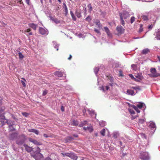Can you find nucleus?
Listing matches in <instances>:
<instances>
[{
	"instance_id": "1",
	"label": "nucleus",
	"mask_w": 160,
	"mask_h": 160,
	"mask_svg": "<svg viewBox=\"0 0 160 160\" xmlns=\"http://www.w3.org/2000/svg\"><path fill=\"white\" fill-rule=\"evenodd\" d=\"M119 15L121 23L123 26H124L125 23L124 19L127 21V20L129 18L130 15L127 12H124L122 13H119Z\"/></svg>"
},
{
	"instance_id": "2",
	"label": "nucleus",
	"mask_w": 160,
	"mask_h": 160,
	"mask_svg": "<svg viewBox=\"0 0 160 160\" xmlns=\"http://www.w3.org/2000/svg\"><path fill=\"white\" fill-rule=\"evenodd\" d=\"M37 152H36L34 155H32L36 160H41L43 158V156L42 154L40 153L41 151L40 149L38 147H36Z\"/></svg>"
},
{
	"instance_id": "3",
	"label": "nucleus",
	"mask_w": 160,
	"mask_h": 160,
	"mask_svg": "<svg viewBox=\"0 0 160 160\" xmlns=\"http://www.w3.org/2000/svg\"><path fill=\"white\" fill-rule=\"evenodd\" d=\"M150 72L152 73L151 77H157L160 76V74L157 72L155 68H151Z\"/></svg>"
},
{
	"instance_id": "4",
	"label": "nucleus",
	"mask_w": 160,
	"mask_h": 160,
	"mask_svg": "<svg viewBox=\"0 0 160 160\" xmlns=\"http://www.w3.org/2000/svg\"><path fill=\"white\" fill-rule=\"evenodd\" d=\"M139 157L141 159L143 160L148 159L149 158L148 153L146 152L141 153Z\"/></svg>"
},
{
	"instance_id": "5",
	"label": "nucleus",
	"mask_w": 160,
	"mask_h": 160,
	"mask_svg": "<svg viewBox=\"0 0 160 160\" xmlns=\"http://www.w3.org/2000/svg\"><path fill=\"white\" fill-rule=\"evenodd\" d=\"M116 30L118 34H121L124 33L125 29L121 26H118L116 28Z\"/></svg>"
},
{
	"instance_id": "6",
	"label": "nucleus",
	"mask_w": 160,
	"mask_h": 160,
	"mask_svg": "<svg viewBox=\"0 0 160 160\" xmlns=\"http://www.w3.org/2000/svg\"><path fill=\"white\" fill-rule=\"evenodd\" d=\"M28 26L35 30H36L37 28L38 27V25L37 24L34 23H29Z\"/></svg>"
},
{
	"instance_id": "7",
	"label": "nucleus",
	"mask_w": 160,
	"mask_h": 160,
	"mask_svg": "<svg viewBox=\"0 0 160 160\" xmlns=\"http://www.w3.org/2000/svg\"><path fill=\"white\" fill-rule=\"evenodd\" d=\"M104 28L105 32L107 33L108 36L110 37H111L112 36V34L108 28L107 27H104Z\"/></svg>"
},
{
	"instance_id": "8",
	"label": "nucleus",
	"mask_w": 160,
	"mask_h": 160,
	"mask_svg": "<svg viewBox=\"0 0 160 160\" xmlns=\"http://www.w3.org/2000/svg\"><path fill=\"white\" fill-rule=\"evenodd\" d=\"M39 33L42 35H45L47 33V31L42 28H39Z\"/></svg>"
},
{
	"instance_id": "9",
	"label": "nucleus",
	"mask_w": 160,
	"mask_h": 160,
	"mask_svg": "<svg viewBox=\"0 0 160 160\" xmlns=\"http://www.w3.org/2000/svg\"><path fill=\"white\" fill-rule=\"evenodd\" d=\"M23 146H24L25 150L26 151H27L28 152H30L32 151V149L31 147H30L28 146V145L24 144L23 145Z\"/></svg>"
},
{
	"instance_id": "10",
	"label": "nucleus",
	"mask_w": 160,
	"mask_h": 160,
	"mask_svg": "<svg viewBox=\"0 0 160 160\" xmlns=\"http://www.w3.org/2000/svg\"><path fill=\"white\" fill-rule=\"evenodd\" d=\"M69 157L74 160H77L78 157L76 156L74 153H70Z\"/></svg>"
},
{
	"instance_id": "11",
	"label": "nucleus",
	"mask_w": 160,
	"mask_h": 160,
	"mask_svg": "<svg viewBox=\"0 0 160 160\" xmlns=\"http://www.w3.org/2000/svg\"><path fill=\"white\" fill-rule=\"evenodd\" d=\"M149 127L152 129V130L155 131L156 130V126L155 123L152 122L150 123Z\"/></svg>"
},
{
	"instance_id": "12",
	"label": "nucleus",
	"mask_w": 160,
	"mask_h": 160,
	"mask_svg": "<svg viewBox=\"0 0 160 160\" xmlns=\"http://www.w3.org/2000/svg\"><path fill=\"white\" fill-rule=\"evenodd\" d=\"M83 128L84 130L90 132H92L93 130L92 127V126L87 127H84Z\"/></svg>"
},
{
	"instance_id": "13",
	"label": "nucleus",
	"mask_w": 160,
	"mask_h": 160,
	"mask_svg": "<svg viewBox=\"0 0 160 160\" xmlns=\"http://www.w3.org/2000/svg\"><path fill=\"white\" fill-rule=\"evenodd\" d=\"M28 131L29 132H33L37 135H38L39 133V131L38 130L35 129H29L28 130Z\"/></svg>"
},
{
	"instance_id": "14",
	"label": "nucleus",
	"mask_w": 160,
	"mask_h": 160,
	"mask_svg": "<svg viewBox=\"0 0 160 160\" xmlns=\"http://www.w3.org/2000/svg\"><path fill=\"white\" fill-rule=\"evenodd\" d=\"M127 94L129 95H135L134 92L133 90L131 89H128L127 90Z\"/></svg>"
},
{
	"instance_id": "15",
	"label": "nucleus",
	"mask_w": 160,
	"mask_h": 160,
	"mask_svg": "<svg viewBox=\"0 0 160 160\" xmlns=\"http://www.w3.org/2000/svg\"><path fill=\"white\" fill-rule=\"evenodd\" d=\"M89 114H90L92 117H96V114L95 113V112L93 110H89L88 111Z\"/></svg>"
},
{
	"instance_id": "16",
	"label": "nucleus",
	"mask_w": 160,
	"mask_h": 160,
	"mask_svg": "<svg viewBox=\"0 0 160 160\" xmlns=\"http://www.w3.org/2000/svg\"><path fill=\"white\" fill-rule=\"evenodd\" d=\"M54 74L55 75L57 76L58 77H61L62 76V73L59 71H57L55 72Z\"/></svg>"
},
{
	"instance_id": "17",
	"label": "nucleus",
	"mask_w": 160,
	"mask_h": 160,
	"mask_svg": "<svg viewBox=\"0 0 160 160\" xmlns=\"http://www.w3.org/2000/svg\"><path fill=\"white\" fill-rule=\"evenodd\" d=\"M75 15L78 18H80L82 17L81 13L77 10L75 12Z\"/></svg>"
},
{
	"instance_id": "18",
	"label": "nucleus",
	"mask_w": 160,
	"mask_h": 160,
	"mask_svg": "<svg viewBox=\"0 0 160 160\" xmlns=\"http://www.w3.org/2000/svg\"><path fill=\"white\" fill-rule=\"evenodd\" d=\"M149 52V50L148 48H146L143 49L142 52V54H146Z\"/></svg>"
},
{
	"instance_id": "19",
	"label": "nucleus",
	"mask_w": 160,
	"mask_h": 160,
	"mask_svg": "<svg viewBox=\"0 0 160 160\" xmlns=\"http://www.w3.org/2000/svg\"><path fill=\"white\" fill-rule=\"evenodd\" d=\"M51 19L54 22L58 24L60 22V21H58L57 18H54L52 17H51Z\"/></svg>"
},
{
	"instance_id": "20",
	"label": "nucleus",
	"mask_w": 160,
	"mask_h": 160,
	"mask_svg": "<svg viewBox=\"0 0 160 160\" xmlns=\"http://www.w3.org/2000/svg\"><path fill=\"white\" fill-rule=\"evenodd\" d=\"M31 142L36 145H40L41 144V143L40 142H38V141H30Z\"/></svg>"
},
{
	"instance_id": "21",
	"label": "nucleus",
	"mask_w": 160,
	"mask_h": 160,
	"mask_svg": "<svg viewBox=\"0 0 160 160\" xmlns=\"http://www.w3.org/2000/svg\"><path fill=\"white\" fill-rule=\"evenodd\" d=\"M142 17L143 21H147L148 20V18L147 16L144 15H142Z\"/></svg>"
},
{
	"instance_id": "22",
	"label": "nucleus",
	"mask_w": 160,
	"mask_h": 160,
	"mask_svg": "<svg viewBox=\"0 0 160 160\" xmlns=\"http://www.w3.org/2000/svg\"><path fill=\"white\" fill-rule=\"evenodd\" d=\"M132 107L136 110V111L138 113H139L140 112V111L139 110L137 106L134 105H133Z\"/></svg>"
},
{
	"instance_id": "23",
	"label": "nucleus",
	"mask_w": 160,
	"mask_h": 160,
	"mask_svg": "<svg viewBox=\"0 0 160 160\" xmlns=\"http://www.w3.org/2000/svg\"><path fill=\"white\" fill-rule=\"evenodd\" d=\"M78 122L76 120L72 121V125L73 126H77L78 124Z\"/></svg>"
},
{
	"instance_id": "24",
	"label": "nucleus",
	"mask_w": 160,
	"mask_h": 160,
	"mask_svg": "<svg viewBox=\"0 0 160 160\" xmlns=\"http://www.w3.org/2000/svg\"><path fill=\"white\" fill-rule=\"evenodd\" d=\"M95 23L96 24V25L98 26V28H100L101 26V25L100 23V21L98 20H96Z\"/></svg>"
},
{
	"instance_id": "25",
	"label": "nucleus",
	"mask_w": 160,
	"mask_h": 160,
	"mask_svg": "<svg viewBox=\"0 0 160 160\" xmlns=\"http://www.w3.org/2000/svg\"><path fill=\"white\" fill-rule=\"evenodd\" d=\"M155 22L156 21H154V22H153V24H152L151 25H150L148 26V28L149 29H151L152 28L153 26L155 25Z\"/></svg>"
},
{
	"instance_id": "26",
	"label": "nucleus",
	"mask_w": 160,
	"mask_h": 160,
	"mask_svg": "<svg viewBox=\"0 0 160 160\" xmlns=\"http://www.w3.org/2000/svg\"><path fill=\"white\" fill-rule=\"evenodd\" d=\"M105 130L104 128L102 129L100 132V134L103 136H104L105 135Z\"/></svg>"
},
{
	"instance_id": "27",
	"label": "nucleus",
	"mask_w": 160,
	"mask_h": 160,
	"mask_svg": "<svg viewBox=\"0 0 160 160\" xmlns=\"http://www.w3.org/2000/svg\"><path fill=\"white\" fill-rule=\"evenodd\" d=\"M88 7L89 8V12H91L92 10V8L90 3L88 5Z\"/></svg>"
},
{
	"instance_id": "28",
	"label": "nucleus",
	"mask_w": 160,
	"mask_h": 160,
	"mask_svg": "<svg viewBox=\"0 0 160 160\" xmlns=\"http://www.w3.org/2000/svg\"><path fill=\"white\" fill-rule=\"evenodd\" d=\"M131 67L134 70H136L137 69V66L136 65L134 64H132Z\"/></svg>"
},
{
	"instance_id": "29",
	"label": "nucleus",
	"mask_w": 160,
	"mask_h": 160,
	"mask_svg": "<svg viewBox=\"0 0 160 160\" xmlns=\"http://www.w3.org/2000/svg\"><path fill=\"white\" fill-rule=\"evenodd\" d=\"M156 38L157 39L160 40V31L157 32Z\"/></svg>"
},
{
	"instance_id": "30",
	"label": "nucleus",
	"mask_w": 160,
	"mask_h": 160,
	"mask_svg": "<svg viewBox=\"0 0 160 160\" xmlns=\"http://www.w3.org/2000/svg\"><path fill=\"white\" fill-rule=\"evenodd\" d=\"M9 128L10 129V130L11 131H14L15 130L14 128L12 127V125H9Z\"/></svg>"
},
{
	"instance_id": "31",
	"label": "nucleus",
	"mask_w": 160,
	"mask_h": 160,
	"mask_svg": "<svg viewBox=\"0 0 160 160\" xmlns=\"http://www.w3.org/2000/svg\"><path fill=\"white\" fill-rule=\"evenodd\" d=\"M6 122H7V124H8L9 125H12L13 123V122H12L10 120H6Z\"/></svg>"
},
{
	"instance_id": "32",
	"label": "nucleus",
	"mask_w": 160,
	"mask_h": 160,
	"mask_svg": "<svg viewBox=\"0 0 160 160\" xmlns=\"http://www.w3.org/2000/svg\"><path fill=\"white\" fill-rule=\"evenodd\" d=\"M70 153H63L62 152L61 154L63 155V157H64L65 156H67L68 157L69 156V155H70Z\"/></svg>"
},
{
	"instance_id": "33",
	"label": "nucleus",
	"mask_w": 160,
	"mask_h": 160,
	"mask_svg": "<svg viewBox=\"0 0 160 160\" xmlns=\"http://www.w3.org/2000/svg\"><path fill=\"white\" fill-rule=\"evenodd\" d=\"M99 68L98 67H95L94 68V71L96 74H97L99 71Z\"/></svg>"
},
{
	"instance_id": "34",
	"label": "nucleus",
	"mask_w": 160,
	"mask_h": 160,
	"mask_svg": "<svg viewBox=\"0 0 160 160\" xmlns=\"http://www.w3.org/2000/svg\"><path fill=\"white\" fill-rule=\"evenodd\" d=\"M143 106V104L142 103H139L137 105V107L140 109H141L142 108Z\"/></svg>"
},
{
	"instance_id": "35",
	"label": "nucleus",
	"mask_w": 160,
	"mask_h": 160,
	"mask_svg": "<svg viewBox=\"0 0 160 160\" xmlns=\"http://www.w3.org/2000/svg\"><path fill=\"white\" fill-rule=\"evenodd\" d=\"M135 18L134 17H132L130 19V22L131 23H132L135 21Z\"/></svg>"
},
{
	"instance_id": "36",
	"label": "nucleus",
	"mask_w": 160,
	"mask_h": 160,
	"mask_svg": "<svg viewBox=\"0 0 160 160\" xmlns=\"http://www.w3.org/2000/svg\"><path fill=\"white\" fill-rule=\"evenodd\" d=\"M85 20L88 22H90L91 20V18L89 16H88L86 18Z\"/></svg>"
},
{
	"instance_id": "37",
	"label": "nucleus",
	"mask_w": 160,
	"mask_h": 160,
	"mask_svg": "<svg viewBox=\"0 0 160 160\" xmlns=\"http://www.w3.org/2000/svg\"><path fill=\"white\" fill-rule=\"evenodd\" d=\"M18 55H19V58L21 59H22V58H23V55L22 54V53L20 52H19L18 53Z\"/></svg>"
},
{
	"instance_id": "38",
	"label": "nucleus",
	"mask_w": 160,
	"mask_h": 160,
	"mask_svg": "<svg viewBox=\"0 0 160 160\" xmlns=\"http://www.w3.org/2000/svg\"><path fill=\"white\" fill-rule=\"evenodd\" d=\"M22 114L25 117H28L29 115V113L26 112H22Z\"/></svg>"
},
{
	"instance_id": "39",
	"label": "nucleus",
	"mask_w": 160,
	"mask_h": 160,
	"mask_svg": "<svg viewBox=\"0 0 160 160\" xmlns=\"http://www.w3.org/2000/svg\"><path fill=\"white\" fill-rule=\"evenodd\" d=\"M142 31H143L142 25V24H141L140 25V28L139 30V32H141Z\"/></svg>"
},
{
	"instance_id": "40",
	"label": "nucleus",
	"mask_w": 160,
	"mask_h": 160,
	"mask_svg": "<svg viewBox=\"0 0 160 160\" xmlns=\"http://www.w3.org/2000/svg\"><path fill=\"white\" fill-rule=\"evenodd\" d=\"M123 150H124V149L123 148H121V151L122 152V156L123 157L125 155H126L127 154V153H126L124 152Z\"/></svg>"
},
{
	"instance_id": "41",
	"label": "nucleus",
	"mask_w": 160,
	"mask_h": 160,
	"mask_svg": "<svg viewBox=\"0 0 160 160\" xmlns=\"http://www.w3.org/2000/svg\"><path fill=\"white\" fill-rule=\"evenodd\" d=\"M128 111L131 114H134L135 113V112L132 109H128Z\"/></svg>"
},
{
	"instance_id": "42",
	"label": "nucleus",
	"mask_w": 160,
	"mask_h": 160,
	"mask_svg": "<svg viewBox=\"0 0 160 160\" xmlns=\"http://www.w3.org/2000/svg\"><path fill=\"white\" fill-rule=\"evenodd\" d=\"M4 120V117L0 118V122H1L2 124L3 123Z\"/></svg>"
},
{
	"instance_id": "43",
	"label": "nucleus",
	"mask_w": 160,
	"mask_h": 160,
	"mask_svg": "<svg viewBox=\"0 0 160 160\" xmlns=\"http://www.w3.org/2000/svg\"><path fill=\"white\" fill-rule=\"evenodd\" d=\"M48 92V91L47 90H45L43 92L42 95L43 96H44L46 95Z\"/></svg>"
},
{
	"instance_id": "44",
	"label": "nucleus",
	"mask_w": 160,
	"mask_h": 160,
	"mask_svg": "<svg viewBox=\"0 0 160 160\" xmlns=\"http://www.w3.org/2000/svg\"><path fill=\"white\" fill-rule=\"evenodd\" d=\"M141 135L143 139H146V137L144 134L142 133L141 134Z\"/></svg>"
},
{
	"instance_id": "45",
	"label": "nucleus",
	"mask_w": 160,
	"mask_h": 160,
	"mask_svg": "<svg viewBox=\"0 0 160 160\" xmlns=\"http://www.w3.org/2000/svg\"><path fill=\"white\" fill-rule=\"evenodd\" d=\"M72 19L73 20L76 21V18L74 15H72Z\"/></svg>"
},
{
	"instance_id": "46",
	"label": "nucleus",
	"mask_w": 160,
	"mask_h": 160,
	"mask_svg": "<svg viewBox=\"0 0 160 160\" xmlns=\"http://www.w3.org/2000/svg\"><path fill=\"white\" fill-rule=\"evenodd\" d=\"M94 31L96 33H99L100 34V32L99 31V30H98V29H97L96 28H95Z\"/></svg>"
},
{
	"instance_id": "47",
	"label": "nucleus",
	"mask_w": 160,
	"mask_h": 160,
	"mask_svg": "<svg viewBox=\"0 0 160 160\" xmlns=\"http://www.w3.org/2000/svg\"><path fill=\"white\" fill-rule=\"evenodd\" d=\"M31 31V29L30 28H28L25 30V32H29Z\"/></svg>"
},
{
	"instance_id": "48",
	"label": "nucleus",
	"mask_w": 160,
	"mask_h": 160,
	"mask_svg": "<svg viewBox=\"0 0 160 160\" xmlns=\"http://www.w3.org/2000/svg\"><path fill=\"white\" fill-rule=\"evenodd\" d=\"M135 77L136 78H137L138 79H141V77L140 75H136Z\"/></svg>"
},
{
	"instance_id": "49",
	"label": "nucleus",
	"mask_w": 160,
	"mask_h": 160,
	"mask_svg": "<svg viewBox=\"0 0 160 160\" xmlns=\"http://www.w3.org/2000/svg\"><path fill=\"white\" fill-rule=\"evenodd\" d=\"M68 138L67 140H72L74 139L72 137H68Z\"/></svg>"
},
{
	"instance_id": "50",
	"label": "nucleus",
	"mask_w": 160,
	"mask_h": 160,
	"mask_svg": "<svg viewBox=\"0 0 160 160\" xmlns=\"http://www.w3.org/2000/svg\"><path fill=\"white\" fill-rule=\"evenodd\" d=\"M26 3L28 5H30V0H25Z\"/></svg>"
},
{
	"instance_id": "51",
	"label": "nucleus",
	"mask_w": 160,
	"mask_h": 160,
	"mask_svg": "<svg viewBox=\"0 0 160 160\" xmlns=\"http://www.w3.org/2000/svg\"><path fill=\"white\" fill-rule=\"evenodd\" d=\"M129 76L131 77V78H132V79H133V78H134V77H133V75L132 74H130L129 75Z\"/></svg>"
},
{
	"instance_id": "52",
	"label": "nucleus",
	"mask_w": 160,
	"mask_h": 160,
	"mask_svg": "<svg viewBox=\"0 0 160 160\" xmlns=\"http://www.w3.org/2000/svg\"><path fill=\"white\" fill-rule=\"evenodd\" d=\"M131 88L135 90L139 89V88L137 87H132Z\"/></svg>"
},
{
	"instance_id": "53",
	"label": "nucleus",
	"mask_w": 160,
	"mask_h": 160,
	"mask_svg": "<svg viewBox=\"0 0 160 160\" xmlns=\"http://www.w3.org/2000/svg\"><path fill=\"white\" fill-rule=\"evenodd\" d=\"M119 74L120 76H123L122 72L121 71H119Z\"/></svg>"
},
{
	"instance_id": "54",
	"label": "nucleus",
	"mask_w": 160,
	"mask_h": 160,
	"mask_svg": "<svg viewBox=\"0 0 160 160\" xmlns=\"http://www.w3.org/2000/svg\"><path fill=\"white\" fill-rule=\"evenodd\" d=\"M118 144H119V146H122V142H120V141H118Z\"/></svg>"
},
{
	"instance_id": "55",
	"label": "nucleus",
	"mask_w": 160,
	"mask_h": 160,
	"mask_svg": "<svg viewBox=\"0 0 160 160\" xmlns=\"http://www.w3.org/2000/svg\"><path fill=\"white\" fill-rule=\"evenodd\" d=\"M72 58V55H69V57L68 58V59L69 60H71Z\"/></svg>"
},
{
	"instance_id": "56",
	"label": "nucleus",
	"mask_w": 160,
	"mask_h": 160,
	"mask_svg": "<svg viewBox=\"0 0 160 160\" xmlns=\"http://www.w3.org/2000/svg\"><path fill=\"white\" fill-rule=\"evenodd\" d=\"M65 12L66 13V14H67L68 13V8H66V9H65Z\"/></svg>"
},
{
	"instance_id": "57",
	"label": "nucleus",
	"mask_w": 160,
	"mask_h": 160,
	"mask_svg": "<svg viewBox=\"0 0 160 160\" xmlns=\"http://www.w3.org/2000/svg\"><path fill=\"white\" fill-rule=\"evenodd\" d=\"M43 136L45 138H47V137H48V136L47 134H44Z\"/></svg>"
},
{
	"instance_id": "58",
	"label": "nucleus",
	"mask_w": 160,
	"mask_h": 160,
	"mask_svg": "<svg viewBox=\"0 0 160 160\" xmlns=\"http://www.w3.org/2000/svg\"><path fill=\"white\" fill-rule=\"evenodd\" d=\"M22 85H23V86L24 87H25L26 86V85H25V82L23 81H22Z\"/></svg>"
},
{
	"instance_id": "59",
	"label": "nucleus",
	"mask_w": 160,
	"mask_h": 160,
	"mask_svg": "<svg viewBox=\"0 0 160 160\" xmlns=\"http://www.w3.org/2000/svg\"><path fill=\"white\" fill-rule=\"evenodd\" d=\"M44 160H52L50 158L48 157L46 158Z\"/></svg>"
},
{
	"instance_id": "60",
	"label": "nucleus",
	"mask_w": 160,
	"mask_h": 160,
	"mask_svg": "<svg viewBox=\"0 0 160 160\" xmlns=\"http://www.w3.org/2000/svg\"><path fill=\"white\" fill-rule=\"evenodd\" d=\"M102 123L103 124L102 125L101 124H100V125L101 126H104L105 125V122H102Z\"/></svg>"
},
{
	"instance_id": "61",
	"label": "nucleus",
	"mask_w": 160,
	"mask_h": 160,
	"mask_svg": "<svg viewBox=\"0 0 160 160\" xmlns=\"http://www.w3.org/2000/svg\"><path fill=\"white\" fill-rule=\"evenodd\" d=\"M61 111L62 112H63L64 111V109L63 107L62 106L61 108Z\"/></svg>"
},
{
	"instance_id": "62",
	"label": "nucleus",
	"mask_w": 160,
	"mask_h": 160,
	"mask_svg": "<svg viewBox=\"0 0 160 160\" xmlns=\"http://www.w3.org/2000/svg\"><path fill=\"white\" fill-rule=\"evenodd\" d=\"M5 108L4 107L3 108L1 109V110H0V112H1L2 111H3L4 110Z\"/></svg>"
},
{
	"instance_id": "63",
	"label": "nucleus",
	"mask_w": 160,
	"mask_h": 160,
	"mask_svg": "<svg viewBox=\"0 0 160 160\" xmlns=\"http://www.w3.org/2000/svg\"><path fill=\"white\" fill-rule=\"evenodd\" d=\"M70 14H71V16H72V15H74V14L73 13L72 11H70Z\"/></svg>"
},
{
	"instance_id": "64",
	"label": "nucleus",
	"mask_w": 160,
	"mask_h": 160,
	"mask_svg": "<svg viewBox=\"0 0 160 160\" xmlns=\"http://www.w3.org/2000/svg\"><path fill=\"white\" fill-rule=\"evenodd\" d=\"M105 88H106V89L107 90H108L109 88L108 86H106L105 87Z\"/></svg>"
}]
</instances>
